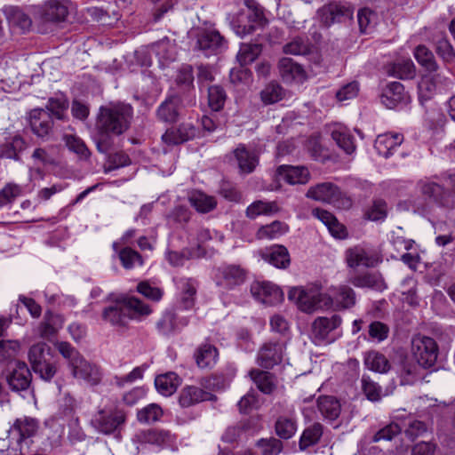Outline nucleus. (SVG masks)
I'll use <instances>...</instances> for the list:
<instances>
[{
  "mask_svg": "<svg viewBox=\"0 0 455 455\" xmlns=\"http://www.w3.org/2000/svg\"><path fill=\"white\" fill-rule=\"evenodd\" d=\"M132 108L130 105L118 103L100 108L98 129L121 135L130 127Z\"/></svg>",
  "mask_w": 455,
  "mask_h": 455,
  "instance_id": "obj_1",
  "label": "nucleus"
},
{
  "mask_svg": "<svg viewBox=\"0 0 455 455\" xmlns=\"http://www.w3.org/2000/svg\"><path fill=\"white\" fill-rule=\"evenodd\" d=\"M245 4L247 8L240 10L230 20L232 29L241 37L252 34L267 22L263 10L253 0H246Z\"/></svg>",
  "mask_w": 455,
  "mask_h": 455,
  "instance_id": "obj_2",
  "label": "nucleus"
},
{
  "mask_svg": "<svg viewBox=\"0 0 455 455\" xmlns=\"http://www.w3.org/2000/svg\"><path fill=\"white\" fill-rule=\"evenodd\" d=\"M288 298L296 303L298 307L306 313H312L317 309L330 308L332 306L331 296L315 290L292 288Z\"/></svg>",
  "mask_w": 455,
  "mask_h": 455,
  "instance_id": "obj_3",
  "label": "nucleus"
},
{
  "mask_svg": "<svg viewBox=\"0 0 455 455\" xmlns=\"http://www.w3.org/2000/svg\"><path fill=\"white\" fill-rule=\"evenodd\" d=\"M126 420L125 412L115 405L100 408L91 419L92 426L100 433L109 435L118 430Z\"/></svg>",
  "mask_w": 455,
  "mask_h": 455,
  "instance_id": "obj_4",
  "label": "nucleus"
},
{
  "mask_svg": "<svg viewBox=\"0 0 455 455\" xmlns=\"http://www.w3.org/2000/svg\"><path fill=\"white\" fill-rule=\"evenodd\" d=\"M411 353L418 364L430 368L437 360L438 346L434 339L418 334L411 339Z\"/></svg>",
  "mask_w": 455,
  "mask_h": 455,
  "instance_id": "obj_5",
  "label": "nucleus"
},
{
  "mask_svg": "<svg viewBox=\"0 0 455 455\" xmlns=\"http://www.w3.org/2000/svg\"><path fill=\"white\" fill-rule=\"evenodd\" d=\"M308 198L333 204L337 208H349L351 200L344 196L339 188L331 182L311 187L306 195Z\"/></svg>",
  "mask_w": 455,
  "mask_h": 455,
  "instance_id": "obj_6",
  "label": "nucleus"
},
{
  "mask_svg": "<svg viewBox=\"0 0 455 455\" xmlns=\"http://www.w3.org/2000/svg\"><path fill=\"white\" fill-rule=\"evenodd\" d=\"M417 188L420 195L430 204L442 209L452 210L448 190L443 185L425 178L417 182Z\"/></svg>",
  "mask_w": 455,
  "mask_h": 455,
  "instance_id": "obj_7",
  "label": "nucleus"
},
{
  "mask_svg": "<svg viewBox=\"0 0 455 455\" xmlns=\"http://www.w3.org/2000/svg\"><path fill=\"white\" fill-rule=\"evenodd\" d=\"M353 14V6L350 4L341 2H330L317 11L320 22L325 27L350 20Z\"/></svg>",
  "mask_w": 455,
  "mask_h": 455,
  "instance_id": "obj_8",
  "label": "nucleus"
},
{
  "mask_svg": "<svg viewBox=\"0 0 455 455\" xmlns=\"http://www.w3.org/2000/svg\"><path fill=\"white\" fill-rule=\"evenodd\" d=\"M279 178L290 185H304L309 181L310 172L305 166L280 165L275 171L274 182L269 185L270 190L281 188Z\"/></svg>",
  "mask_w": 455,
  "mask_h": 455,
  "instance_id": "obj_9",
  "label": "nucleus"
},
{
  "mask_svg": "<svg viewBox=\"0 0 455 455\" xmlns=\"http://www.w3.org/2000/svg\"><path fill=\"white\" fill-rule=\"evenodd\" d=\"M68 0H49L40 7L42 23L59 24L66 21L69 13Z\"/></svg>",
  "mask_w": 455,
  "mask_h": 455,
  "instance_id": "obj_10",
  "label": "nucleus"
},
{
  "mask_svg": "<svg viewBox=\"0 0 455 455\" xmlns=\"http://www.w3.org/2000/svg\"><path fill=\"white\" fill-rule=\"evenodd\" d=\"M251 292L257 300L269 306L278 304L283 299L282 290L275 284L266 281L252 283Z\"/></svg>",
  "mask_w": 455,
  "mask_h": 455,
  "instance_id": "obj_11",
  "label": "nucleus"
},
{
  "mask_svg": "<svg viewBox=\"0 0 455 455\" xmlns=\"http://www.w3.org/2000/svg\"><path fill=\"white\" fill-rule=\"evenodd\" d=\"M285 344L280 341L264 343L258 352L257 362L263 368H272L283 360Z\"/></svg>",
  "mask_w": 455,
  "mask_h": 455,
  "instance_id": "obj_12",
  "label": "nucleus"
},
{
  "mask_svg": "<svg viewBox=\"0 0 455 455\" xmlns=\"http://www.w3.org/2000/svg\"><path fill=\"white\" fill-rule=\"evenodd\" d=\"M10 388L14 392L27 390L32 381V374L24 362L18 361L6 377Z\"/></svg>",
  "mask_w": 455,
  "mask_h": 455,
  "instance_id": "obj_13",
  "label": "nucleus"
},
{
  "mask_svg": "<svg viewBox=\"0 0 455 455\" xmlns=\"http://www.w3.org/2000/svg\"><path fill=\"white\" fill-rule=\"evenodd\" d=\"M197 47L205 55L216 54L226 45L225 38L217 30H204L197 36Z\"/></svg>",
  "mask_w": 455,
  "mask_h": 455,
  "instance_id": "obj_14",
  "label": "nucleus"
},
{
  "mask_svg": "<svg viewBox=\"0 0 455 455\" xmlns=\"http://www.w3.org/2000/svg\"><path fill=\"white\" fill-rule=\"evenodd\" d=\"M39 429V421L31 417L18 418L9 430L11 435H17L18 443L34 437Z\"/></svg>",
  "mask_w": 455,
  "mask_h": 455,
  "instance_id": "obj_15",
  "label": "nucleus"
},
{
  "mask_svg": "<svg viewBox=\"0 0 455 455\" xmlns=\"http://www.w3.org/2000/svg\"><path fill=\"white\" fill-rule=\"evenodd\" d=\"M101 316L103 321L121 329L127 328L130 322L123 298L117 299L113 305L105 307Z\"/></svg>",
  "mask_w": 455,
  "mask_h": 455,
  "instance_id": "obj_16",
  "label": "nucleus"
},
{
  "mask_svg": "<svg viewBox=\"0 0 455 455\" xmlns=\"http://www.w3.org/2000/svg\"><path fill=\"white\" fill-rule=\"evenodd\" d=\"M29 124L32 132L39 138H45L52 131L53 120L49 111L35 109L30 113Z\"/></svg>",
  "mask_w": 455,
  "mask_h": 455,
  "instance_id": "obj_17",
  "label": "nucleus"
},
{
  "mask_svg": "<svg viewBox=\"0 0 455 455\" xmlns=\"http://www.w3.org/2000/svg\"><path fill=\"white\" fill-rule=\"evenodd\" d=\"M70 367L72 374L76 378L83 379L92 385H96L100 381V373L98 367L86 361L82 355L74 359Z\"/></svg>",
  "mask_w": 455,
  "mask_h": 455,
  "instance_id": "obj_18",
  "label": "nucleus"
},
{
  "mask_svg": "<svg viewBox=\"0 0 455 455\" xmlns=\"http://www.w3.org/2000/svg\"><path fill=\"white\" fill-rule=\"evenodd\" d=\"M346 259L350 267H357L359 266L373 267L382 261L381 257L379 255L370 254L360 247L348 249L346 252Z\"/></svg>",
  "mask_w": 455,
  "mask_h": 455,
  "instance_id": "obj_19",
  "label": "nucleus"
},
{
  "mask_svg": "<svg viewBox=\"0 0 455 455\" xmlns=\"http://www.w3.org/2000/svg\"><path fill=\"white\" fill-rule=\"evenodd\" d=\"M341 323L342 319L339 315H333L330 318L317 317L312 323V335L316 341H324L333 330L340 326Z\"/></svg>",
  "mask_w": 455,
  "mask_h": 455,
  "instance_id": "obj_20",
  "label": "nucleus"
},
{
  "mask_svg": "<svg viewBox=\"0 0 455 455\" xmlns=\"http://www.w3.org/2000/svg\"><path fill=\"white\" fill-rule=\"evenodd\" d=\"M181 99L178 95H171L158 107L156 116L164 123H176L179 119Z\"/></svg>",
  "mask_w": 455,
  "mask_h": 455,
  "instance_id": "obj_21",
  "label": "nucleus"
},
{
  "mask_svg": "<svg viewBox=\"0 0 455 455\" xmlns=\"http://www.w3.org/2000/svg\"><path fill=\"white\" fill-rule=\"evenodd\" d=\"M196 129L189 124H181L178 127L168 129L162 136L163 141L169 146L184 143L194 138Z\"/></svg>",
  "mask_w": 455,
  "mask_h": 455,
  "instance_id": "obj_22",
  "label": "nucleus"
},
{
  "mask_svg": "<svg viewBox=\"0 0 455 455\" xmlns=\"http://www.w3.org/2000/svg\"><path fill=\"white\" fill-rule=\"evenodd\" d=\"M408 95L403 85L399 82H393L387 85L381 95V102L392 109L401 103L408 100Z\"/></svg>",
  "mask_w": 455,
  "mask_h": 455,
  "instance_id": "obj_23",
  "label": "nucleus"
},
{
  "mask_svg": "<svg viewBox=\"0 0 455 455\" xmlns=\"http://www.w3.org/2000/svg\"><path fill=\"white\" fill-rule=\"evenodd\" d=\"M349 282L358 288H368L378 291L387 289V283L379 272H365L356 275Z\"/></svg>",
  "mask_w": 455,
  "mask_h": 455,
  "instance_id": "obj_24",
  "label": "nucleus"
},
{
  "mask_svg": "<svg viewBox=\"0 0 455 455\" xmlns=\"http://www.w3.org/2000/svg\"><path fill=\"white\" fill-rule=\"evenodd\" d=\"M196 363L200 369H212L219 358L218 348L210 343L201 344L194 353Z\"/></svg>",
  "mask_w": 455,
  "mask_h": 455,
  "instance_id": "obj_25",
  "label": "nucleus"
},
{
  "mask_svg": "<svg viewBox=\"0 0 455 455\" xmlns=\"http://www.w3.org/2000/svg\"><path fill=\"white\" fill-rule=\"evenodd\" d=\"M403 141V136L400 133H384L377 137L374 147L378 153L388 157L392 155V151L399 147Z\"/></svg>",
  "mask_w": 455,
  "mask_h": 455,
  "instance_id": "obj_26",
  "label": "nucleus"
},
{
  "mask_svg": "<svg viewBox=\"0 0 455 455\" xmlns=\"http://www.w3.org/2000/svg\"><path fill=\"white\" fill-rule=\"evenodd\" d=\"M219 284L232 288L243 283L245 280V272L239 266L230 265L219 268Z\"/></svg>",
  "mask_w": 455,
  "mask_h": 455,
  "instance_id": "obj_27",
  "label": "nucleus"
},
{
  "mask_svg": "<svg viewBox=\"0 0 455 455\" xmlns=\"http://www.w3.org/2000/svg\"><path fill=\"white\" fill-rule=\"evenodd\" d=\"M249 376L259 390L266 395L272 394L276 388L275 377L269 371L252 369L249 371Z\"/></svg>",
  "mask_w": 455,
  "mask_h": 455,
  "instance_id": "obj_28",
  "label": "nucleus"
},
{
  "mask_svg": "<svg viewBox=\"0 0 455 455\" xmlns=\"http://www.w3.org/2000/svg\"><path fill=\"white\" fill-rule=\"evenodd\" d=\"M317 408L325 419L336 420L341 412L339 401L331 395H322L317 399Z\"/></svg>",
  "mask_w": 455,
  "mask_h": 455,
  "instance_id": "obj_29",
  "label": "nucleus"
},
{
  "mask_svg": "<svg viewBox=\"0 0 455 455\" xmlns=\"http://www.w3.org/2000/svg\"><path fill=\"white\" fill-rule=\"evenodd\" d=\"M331 296L332 305L335 304L338 309H348L353 307L356 302L355 291L347 285H340L333 290Z\"/></svg>",
  "mask_w": 455,
  "mask_h": 455,
  "instance_id": "obj_30",
  "label": "nucleus"
},
{
  "mask_svg": "<svg viewBox=\"0 0 455 455\" xmlns=\"http://www.w3.org/2000/svg\"><path fill=\"white\" fill-rule=\"evenodd\" d=\"M122 298L130 321L132 319L140 320L142 317L151 314L152 309L150 306L141 299L128 296Z\"/></svg>",
  "mask_w": 455,
  "mask_h": 455,
  "instance_id": "obj_31",
  "label": "nucleus"
},
{
  "mask_svg": "<svg viewBox=\"0 0 455 455\" xmlns=\"http://www.w3.org/2000/svg\"><path fill=\"white\" fill-rule=\"evenodd\" d=\"M212 394L195 386L184 387L180 395L179 402L182 407H189L197 403L210 400Z\"/></svg>",
  "mask_w": 455,
  "mask_h": 455,
  "instance_id": "obj_32",
  "label": "nucleus"
},
{
  "mask_svg": "<svg viewBox=\"0 0 455 455\" xmlns=\"http://www.w3.org/2000/svg\"><path fill=\"white\" fill-rule=\"evenodd\" d=\"M181 380L175 372H167L156 378L155 386L157 391L164 396L174 394Z\"/></svg>",
  "mask_w": 455,
  "mask_h": 455,
  "instance_id": "obj_33",
  "label": "nucleus"
},
{
  "mask_svg": "<svg viewBox=\"0 0 455 455\" xmlns=\"http://www.w3.org/2000/svg\"><path fill=\"white\" fill-rule=\"evenodd\" d=\"M235 156L237 160L240 171L243 173H251L258 165L259 159L255 153L246 149L243 145H240L234 151Z\"/></svg>",
  "mask_w": 455,
  "mask_h": 455,
  "instance_id": "obj_34",
  "label": "nucleus"
},
{
  "mask_svg": "<svg viewBox=\"0 0 455 455\" xmlns=\"http://www.w3.org/2000/svg\"><path fill=\"white\" fill-rule=\"evenodd\" d=\"M180 303L185 309L192 308L196 302L197 282L192 278H182L179 282Z\"/></svg>",
  "mask_w": 455,
  "mask_h": 455,
  "instance_id": "obj_35",
  "label": "nucleus"
},
{
  "mask_svg": "<svg viewBox=\"0 0 455 455\" xmlns=\"http://www.w3.org/2000/svg\"><path fill=\"white\" fill-rule=\"evenodd\" d=\"M188 201L191 206L200 213H208L217 207L216 198L201 191L192 192Z\"/></svg>",
  "mask_w": 455,
  "mask_h": 455,
  "instance_id": "obj_36",
  "label": "nucleus"
},
{
  "mask_svg": "<svg viewBox=\"0 0 455 455\" xmlns=\"http://www.w3.org/2000/svg\"><path fill=\"white\" fill-rule=\"evenodd\" d=\"M263 259L279 268H286L290 265V254L283 245H275L262 255Z\"/></svg>",
  "mask_w": 455,
  "mask_h": 455,
  "instance_id": "obj_37",
  "label": "nucleus"
},
{
  "mask_svg": "<svg viewBox=\"0 0 455 455\" xmlns=\"http://www.w3.org/2000/svg\"><path fill=\"white\" fill-rule=\"evenodd\" d=\"M278 68L281 76L286 82H292L295 79H302L304 77V70L301 66L290 58L281 59Z\"/></svg>",
  "mask_w": 455,
  "mask_h": 455,
  "instance_id": "obj_38",
  "label": "nucleus"
},
{
  "mask_svg": "<svg viewBox=\"0 0 455 455\" xmlns=\"http://www.w3.org/2000/svg\"><path fill=\"white\" fill-rule=\"evenodd\" d=\"M387 73L400 79H411L415 76V66L409 59L400 60L388 65Z\"/></svg>",
  "mask_w": 455,
  "mask_h": 455,
  "instance_id": "obj_39",
  "label": "nucleus"
},
{
  "mask_svg": "<svg viewBox=\"0 0 455 455\" xmlns=\"http://www.w3.org/2000/svg\"><path fill=\"white\" fill-rule=\"evenodd\" d=\"M433 41L435 52L445 62H452L455 59V50L444 33H438L434 36Z\"/></svg>",
  "mask_w": 455,
  "mask_h": 455,
  "instance_id": "obj_40",
  "label": "nucleus"
},
{
  "mask_svg": "<svg viewBox=\"0 0 455 455\" xmlns=\"http://www.w3.org/2000/svg\"><path fill=\"white\" fill-rule=\"evenodd\" d=\"M279 212L276 202H265L258 200L250 204L246 211V217L255 219L259 215H272Z\"/></svg>",
  "mask_w": 455,
  "mask_h": 455,
  "instance_id": "obj_41",
  "label": "nucleus"
},
{
  "mask_svg": "<svg viewBox=\"0 0 455 455\" xmlns=\"http://www.w3.org/2000/svg\"><path fill=\"white\" fill-rule=\"evenodd\" d=\"M364 363L368 369L379 373H386L390 370L389 361L383 354L377 351L367 353Z\"/></svg>",
  "mask_w": 455,
  "mask_h": 455,
  "instance_id": "obj_42",
  "label": "nucleus"
},
{
  "mask_svg": "<svg viewBox=\"0 0 455 455\" xmlns=\"http://www.w3.org/2000/svg\"><path fill=\"white\" fill-rule=\"evenodd\" d=\"M289 230V227L284 222L275 220L268 225L262 226L256 233L258 239H275Z\"/></svg>",
  "mask_w": 455,
  "mask_h": 455,
  "instance_id": "obj_43",
  "label": "nucleus"
},
{
  "mask_svg": "<svg viewBox=\"0 0 455 455\" xmlns=\"http://www.w3.org/2000/svg\"><path fill=\"white\" fill-rule=\"evenodd\" d=\"M262 46L259 44H241L236 59L241 66L253 62L261 53Z\"/></svg>",
  "mask_w": 455,
  "mask_h": 455,
  "instance_id": "obj_44",
  "label": "nucleus"
},
{
  "mask_svg": "<svg viewBox=\"0 0 455 455\" xmlns=\"http://www.w3.org/2000/svg\"><path fill=\"white\" fill-rule=\"evenodd\" d=\"M275 430L280 438L290 439L297 431V422L292 417L280 416L275 421Z\"/></svg>",
  "mask_w": 455,
  "mask_h": 455,
  "instance_id": "obj_45",
  "label": "nucleus"
},
{
  "mask_svg": "<svg viewBox=\"0 0 455 455\" xmlns=\"http://www.w3.org/2000/svg\"><path fill=\"white\" fill-rule=\"evenodd\" d=\"M323 435V426L320 423H315L306 428L299 439V449L304 451L309 446L316 444Z\"/></svg>",
  "mask_w": 455,
  "mask_h": 455,
  "instance_id": "obj_46",
  "label": "nucleus"
},
{
  "mask_svg": "<svg viewBox=\"0 0 455 455\" xmlns=\"http://www.w3.org/2000/svg\"><path fill=\"white\" fill-rule=\"evenodd\" d=\"M140 438L144 443L156 445L168 444L173 440L170 431L163 429H150L144 431L141 433Z\"/></svg>",
  "mask_w": 455,
  "mask_h": 455,
  "instance_id": "obj_47",
  "label": "nucleus"
},
{
  "mask_svg": "<svg viewBox=\"0 0 455 455\" xmlns=\"http://www.w3.org/2000/svg\"><path fill=\"white\" fill-rule=\"evenodd\" d=\"M414 56L417 61L427 71L435 72L438 69V64L433 52L425 45L417 46L414 51Z\"/></svg>",
  "mask_w": 455,
  "mask_h": 455,
  "instance_id": "obj_48",
  "label": "nucleus"
},
{
  "mask_svg": "<svg viewBox=\"0 0 455 455\" xmlns=\"http://www.w3.org/2000/svg\"><path fill=\"white\" fill-rule=\"evenodd\" d=\"M227 100V93L220 85H212L208 88V105L212 111L221 110Z\"/></svg>",
  "mask_w": 455,
  "mask_h": 455,
  "instance_id": "obj_49",
  "label": "nucleus"
},
{
  "mask_svg": "<svg viewBox=\"0 0 455 455\" xmlns=\"http://www.w3.org/2000/svg\"><path fill=\"white\" fill-rule=\"evenodd\" d=\"M63 140L68 148L76 154L80 159L87 160L90 157L91 152L80 138L72 134H65Z\"/></svg>",
  "mask_w": 455,
  "mask_h": 455,
  "instance_id": "obj_50",
  "label": "nucleus"
},
{
  "mask_svg": "<svg viewBox=\"0 0 455 455\" xmlns=\"http://www.w3.org/2000/svg\"><path fill=\"white\" fill-rule=\"evenodd\" d=\"M361 388L364 395L371 402H379L382 397V388L370 377L363 375L361 379Z\"/></svg>",
  "mask_w": 455,
  "mask_h": 455,
  "instance_id": "obj_51",
  "label": "nucleus"
},
{
  "mask_svg": "<svg viewBox=\"0 0 455 455\" xmlns=\"http://www.w3.org/2000/svg\"><path fill=\"white\" fill-rule=\"evenodd\" d=\"M331 138L347 154H352L355 151V145L353 137L347 131L342 129L333 130Z\"/></svg>",
  "mask_w": 455,
  "mask_h": 455,
  "instance_id": "obj_52",
  "label": "nucleus"
},
{
  "mask_svg": "<svg viewBox=\"0 0 455 455\" xmlns=\"http://www.w3.org/2000/svg\"><path fill=\"white\" fill-rule=\"evenodd\" d=\"M419 364L408 359H404L401 363V378L403 384H412L419 379Z\"/></svg>",
  "mask_w": 455,
  "mask_h": 455,
  "instance_id": "obj_53",
  "label": "nucleus"
},
{
  "mask_svg": "<svg viewBox=\"0 0 455 455\" xmlns=\"http://www.w3.org/2000/svg\"><path fill=\"white\" fill-rule=\"evenodd\" d=\"M7 17L10 22L20 27L22 30H28L32 25V20L28 14L17 7H12L7 12Z\"/></svg>",
  "mask_w": 455,
  "mask_h": 455,
  "instance_id": "obj_54",
  "label": "nucleus"
},
{
  "mask_svg": "<svg viewBox=\"0 0 455 455\" xmlns=\"http://www.w3.org/2000/svg\"><path fill=\"white\" fill-rule=\"evenodd\" d=\"M261 455H278L283 450V443L277 438H262L257 442Z\"/></svg>",
  "mask_w": 455,
  "mask_h": 455,
  "instance_id": "obj_55",
  "label": "nucleus"
},
{
  "mask_svg": "<svg viewBox=\"0 0 455 455\" xmlns=\"http://www.w3.org/2000/svg\"><path fill=\"white\" fill-rule=\"evenodd\" d=\"M260 97L265 104H273L283 98V89L276 83H269L260 92Z\"/></svg>",
  "mask_w": 455,
  "mask_h": 455,
  "instance_id": "obj_56",
  "label": "nucleus"
},
{
  "mask_svg": "<svg viewBox=\"0 0 455 455\" xmlns=\"http://www.w3.org/2000/svg\"><path fill=\"white\" fill-rule=\"evenodd\" d=\"M119 259L124 268H132L136 263L143 264L141 255L130 247H125L119 251Z\"/></svg>",
  "mask_w": 455,
  "mask_h": 455,
  "instance_id": "obj_57",
  "label": "nucleus"
},
{
  "mask_svg": "<svg viewBox=\"0 0 455 455\" xmlns=\"http://www.w3.org/2000/svg\"><path fill=\"white\" fill-rule=\"evenodd\" d=\"M287 54L305 55L310 52L308 41L302 37H296L283 46Z\"/></svg>",
  "mask_w": 455,
  "mask_h": 455,
  "instance_id": "obj_58",
  "label": "nucleus"
},
{
  "mask_svg": "<svg viewBox=\"0 0 455 455\" xmlns=\"http://www.w3.org/2000/svg\"><path fill=\"white\" fill-rule=\"evenodd\" d=\"M163 415L161 407L156 403H151L138 411V419L140 422L150 423L158 420Z\"/></svg>",
  "mask_w": 455,
  "mask_h": 455,
  "instance_id": "obj_59",
  "label": "nucleus"
},
{
  "mask_svg": "<svg viewBox=\"0 0 455 455\" xmlns=\"http://www.w3.org/2000/svg\"><path fill=\"white\" fill-rule=\"evenodd\" d=\"M402 429L397 423H390L380 428L372 436V442L391 441L395 436L401 433Z\"/></svg>",
  "mask_w": 455,
  "mask_h": 455,
  "instance_id": "obj_60",
  "label": "nucleus"
},
{
  "mask_svg": "<svg viewBox=\"0 0 455 455\" xmlns=\"http://www.w3.org/2000/svg\"><path fill=\"white\" fill-rule=\"evenodd\" d=\"M368 220L377 221L386 218L387 216V204L384 200H375L372 205L365 212Z\"/></svg>",
  "mask_w": 455,
  "mask_h": 455,
  "instance_id": "obj_61",
  "label": "nucleus"
},
{
  "mask_svg": "<svg viewBox=\"0 0 455 455\" xmlns=\"http://www.w3.org/2000/svg\"><path fill=\"white\" fill-rule=\"evenodd\" d=\"M247 429L246 422H239L235 426H230L226 428L221 439L223 442L232 443L236 442L241 435Z\"/></svg>",
  "mask_w": 455,
  "mask_h": 455,
  "instance_id": "obj_62",
  "label": "nucleus"
},
{
  "mask_svg": "<svg viewBox=\"0 0 455 455\" xmlns=\"http://www.w3.org/2000/svg\"><path fill=\"white\" fill-rule=\"evenodd\" d=\"M389 327L384 323L374 321L369 325V336L379 342L388 337Z\"/></svg>",
  "mask_w": 455,
  "mask_h": 455,
  "instance_id": "obj_63",
  "label": "nucleus"
},
{
  "mask_svg": "<svg viewBox=\"0 0 455 455\" xmlns=\"http://www.w3.org/2000/svg\"><path fill=\"white\" fill-rule=\"evenodd\" d=\"M32 369L35 373L38 374L42 379L46 381L51 380L56 373V366L47 360L42 361Z\"/></svg>",
  "mask_w": 455,
  "mask_h": 455,
  "instance_id": "obj_64",
  "label": "nucleus"
}]
</instances>
